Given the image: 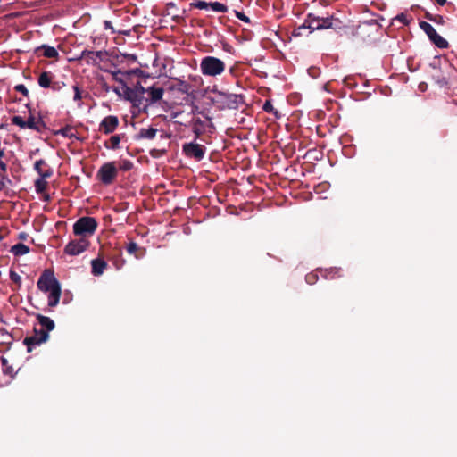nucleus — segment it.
<instances>
[{
    "label": "nucleus",
    "mask_w": 457,
    "mask_h": 457,
    "mask_svg": "<svg viewBox=\"0 0 457 457\" xmlns=\"http://www.w3.org/2000/svg\"><path fill=\"white\" fill-rule=\"evenodd\" d=\"M37 288L48 295V306L55 307L61 296V285L54 277V271L50 269H46L40 275L37 283Z\"/></svg>",
    "instance_id": "nucleus-1"
},
{
    "label": "nucleus",
    "mask_w": 457,
    "mask_h": 457,
    "mask_svg": "<svg viewBox=\"0 0 457 457\" xmlns=\"http://www.w3.org/2000/svg\"><path fill=\"white\" fill-rule=\"evenodd\" d=\"M213 102L218 104L220 110H237L245 104V97L239 94L218 91Z\"/></svg>",
    "instance_id": "nucleus-2"
},
{
    "label": "nucleus",
    "mask_w": 457,
    "mask_h": 457,
    "mask_svg": "<svg viewBox=\"0 0 457 457\" xmlns=\"http://www.w3.org/2000/svg\"><path fill=\"white\" fill-rule=\"evenodd\" d=\"M225 63L222 60L214 56H205L201 60L200 71L203 75L215 77L225 71Z\"/></svg>",
    "instance_id": "nucleus-3"
},
{
    "label": "nucleus",
    "mask_w": 457,
    "mask_h": 457,
    "mask_svg": "<svg viewBox=\"0 0 457 457\" xmlns=\"http://www.w3.org/2000/svg\"><path fill=\"white\" fill-rule=\"evenodd\" d=\"M97 221L93 217H81L73 225V233L76 236H92L97 228Z\"/></svg>",
    "instance_id": "nucleus-4"
},
{
    "label": "nucleus",
    "mask_w": 457,
    "mask_h": 457,
    "mask_svg": "<svg viewBox=\"0 0 457 457\" xmlns=\"http://www.w3.org/2000/svg\"><path fill=\"white\" fill-rule=\"evenodd\" d=\"M118 175V169L114 162L104 163L96 173L97 179L104 185H111Z\"/></svg>",
    "instance_id": "nucleus-5"
},
{
    "label": "nucleus",
    "mask_w": 457,
    "mask_h": 457,
    "mask_svg": "<svg viewBox=\"0 0 457 457\" xmlns=\"http://www.w3.org/2000/svg\"><path fill=\"white\" fill-rule=\"evenodd\" d=\"M48 338L49 334L47 331H45V329H38L37 327H34L33 335L26 337L23 339V344L27 346V351L30 353L37 345L46 343Z\"/></svg>",
    "instance_id": "nucleus-6"
},
{
    "label": "nucleus",
    "mask_w": 457,
    "mask_h": 457,
    "mask_svg": "<svg viewBox=\"0 0 457 457\" xmlns=\"http://www.w3.org/2000/svg\"><path fill=\"white\" fill-rule=\"evenodd\" d=\"M419 25L420 28L426 33V35L428 37V38L434 45H436L439 48L448 47V42L444 37L437 34V32L430 23L427 21H420Z\"/></svg>",
    "instance_id": "nucleus-7"
},
{
    "label": "nucleus",
    "mask_w": 457,
    "mask_h": 457,
    "mask_svg": "<svg viewBox=\"0 0 457 457\" xmlns=\"http://www.w3.org/2000/svg\"><path fill=\"white\" fill-rule=\"evenodd\" d=\"M204 119L205 120H203L199 117H193L190 120V126L195 139L200 138L206 132L207 128L214 129L212 118L205 115Z\"/></svg>",
    "instance_id": "nucleus-8"
},
{
    "label": "nucleus",
    "mask_w": 457,
    "mask_h": 457,
    "mask_svg": "<svg viewBox=\"0 0 457 457\" xmlns=\"http://www.w3.org/2000/svg\"><path fill=\"white\" fill-rule=\"evenodd\" d=\"M89 246V241L84 237L70 241L64 247V253L68 255L76 256L83 253Z\"/></svg>",
    "instance_id": "nucleus-9"
},
{
    "label": "nucleus",
    "mask_w": 457,
    "mask_h": 457,
    "mask_svg": "<svg viewBox=\"0 0 457 457\" xmlns=\"http://www.w3.org/2000/svg\"><path fill=\"white\" fill-rule=\"evenodd\" d=\"M183 153L190 158L201 161L205 154V147L196 143H186L182 146Z\"/></svg>",
    "instance_id": "nucleus-10"
},
{
    "label": "nucleus",
    "mask_w": 457,
    "mask_h": 457,
    "mask_svg": "<svg viewBox=\"0 0 457 457\" xmlns=\"http://www.w3.org/2000/svg\"><path fill=\"white\" fill-rule=\"evenodd\" d=\"M104 54L102 51L83 50L78 59L85 60L89 65H97L103 60Z\"/></svg>",
    "instance_id": "nucleus-11"
},
{
    "label": "nucleus",
    "mask_w": 457,
    "mask_h": 457,
    "mask_svg": "<svg viewBox=\"0 0 457 457\" xmlns=\"http://www.w3.org/2000/svg\"><path fill=\"white\" fill-rule=\"evenodd\" d=\"M119 126V120L114 115H109L103 119L99 124V130L104 134L112 133Z\"/></svg>",
    "instance_id": "nucleus-12"
},
{
    "label": "nucleus",
    "mask_w": 457,
    "mask_h": 457,
    "mask_svg": "<svg viewBox=\"0 0 457 457\" xmlns=\"http://www.w3.org/2000/svg\"><path fill=\"white\" fill-rule=\"evenodd\" d=\"M169 88L170 90H177L181 94L191 95L194 90L192 89V86L180 79H174V83L171 84Z\"/></svg>",
    "instance_id": "nucleus-13"
},
{
    "label": "nucleus",
    "mask_w": 457,
    "mask_h": 457,
    "mask_svg": "<svg viewBox=\"0 0 457 457\" xmlns=\"http://www.w3.org/2000/svg\"><path fill=\"white\" fill-rule=\"evenodd\" d=\"M25 123L26 129H30L37 132H41L46 129V124L42 120V119L38 118L37 120H36L35 117L32 115L29 117Z\"/></svg>",
    "instance_id": "nucleus-14"
},
{
    "label": "nucleus",
    "mask_w": 457,
    "mask_h": 457,
    "mask_svg": "<svg viewBox=\"0 0 457 457\" xmlns=\"http://www.w3.org/2000/svg\"><path fill=\"white\" fill-rule=\"evenodd\" d=\"M128 253L133 254L137 259L142 258L145 254V248L140 247L136 242L130 241L126 245Z\"/></svg>",
    "instance_id": "nucleus-15"
},
{
    "label": "nucleus",
    "mask_w": 457,
    "mask_h": 457,
    "mask_svg": "<svg viewBox=\"0 0 457 457\" xmlns=\"http://www.w3.org/2000/svg\"><path fill=\"white\" fill-rule=\"evenodd\" d=\"M36 318L38 320L39 325L41 326L40 329H45V331H47V333L49 334V332L54 328L55 324L54 320L49 317L37 313L36 314Z\"/></svg>",
    "instance_id": "nucleus-16"
},
{
    "label": "nucleus",
    "mask_w": 457,
    "mask_h": 457,
    "mask_svg": "<svg viewBox=\"0 0 457 457\" xmlns=\"http://www.w3.org/2000/svg\"><path fill=\"white\" fill-rule=\"evenodd\" d=\"M92 274L94 276H100L104 273L107 267V262L101 258H96L91 261Z\"/></svg>",
    "instance_id": "nucleus-17"
},
{
    "label": "nucleus",
    "mask_w": 457,
    "mask_h": 457,
    "mask_svg": "<svg viewBox=\"0 0 457 457\" xmlns=\"http://www.w3.org/2000/svg\"><path fill=\"white\" fill-rule=\"evenodd\" d=\"M436 70V74L432 75V79L435 83L441 88H449L448 79L442 73L440 70H436V66H433Z\"/></svg>",
    "instance_id": "nucleus-18"
},
{
    "label": "nucleus",
    "mask_w": 457,
    "mask_h": 457,
    "mask_svg": "<svg viewBox=\"0 0 457 457\" xmlns=\"http://www.w3.org/2000/svg\"><path fill=\"white\" fill-rule=\"evenodd\" d=\"M54 74L50 71H43L38 77V85L43 88H49L54 81Z\"/></svg>",
    "instance_id": "nucleus-19"
},
{
    "label": "nucleus",
    "mask_w": 457,
    "mask_h": 457,
    "mask_svg": "<svg viewBox=\"0 0 457 457\" xmlns=\"http://www.w3.org/2000/svg\"><path fill=\"white\" fill-rule=\"evenodd\" d=\"M46 162H45V160L40 159V160L36 161V162L34 164V169L39 174L40 177L50 178L53 174V171L50 168H48L46 170H43L42 166H46Z\"/></svg>",
    "instance_id": "nucleus-20"
},
{
    "label": "nucleus",
    "mask_w": 457,
    "mask_h": 457,
    "mask_svg": "<svg viewBox=\"0 0 457 457\" xmlns=\"http://www.w3.org/2000/svg\"><path fill=\"white\" fill-rule=\"evenodd\" d=\"M41 50L43 51V55L46 58L58 59L59 57V53L54 46L42 45L40 47L36 49V53H38Z\"/></svg>",
    "instance_id": "nucleus-21"
},
{
    "label": "nucleus",
    "mask_w": 457,
    "mask_h": 457,
    "mask_svg": "<svg viewBox=\"0 0 457 457\" xmlns=\"http://www.w3.org/2000/svg\"><path fill=\"white\" fill-rule=\"evenodd\" d=\"M147 93L149 94L150 96L149 101L151 103H156L162 98L164 90L162 87H156L153 86L147 88Z\"/></svg>",
    "instance_id": "nucleus-22"
},
{
    "label": "nucleus",
    "mask_w": 457,
    "mask_h": 457,
    "mask_svg": "<svg viewBox=\"0 0 457 457\" xmlns=\"http://www.w3.org/2000/svg\"><path fill=\"white\" fill-rule=\"evenodd\" d=\"M157 131V129L154 128H142L140 129L138 134L136 136V138L152 140L155 137Z\"/></svg>",
    "instance_id": "nucleus-23"
},
{
    "label": "nucleus",
    "mask_w": 457,
    "mask_h": 457,
    "mask_svg": "<svg viewBox=\"0 0 457 457\" xmlns=\"http://www.w3.org/2000/svg\"><path fill=\"white\" fill-rule=\"evenodd\" d=\"M320 25H322V29H337L339 28L338 24L339 21L337 18H334L333 16L321 18L320 17Z\"/></svg>",
    "instance_id": "nucleus-24"
},
{
    "label": "nucleus",
    "mask_w": 457,
    "mask_h": 457,
    "mask_svg": "<svg viewBox=\"0 0 457 457\" xmlns=\"http://www.w3.org/2000/svg\"><path fill=\"white\" fill-rule=\"evenodd\" d=\"M307 23L308 29H310L312 31L322 29V25H320V17L312 13H309L307 15Z\"/></svg>",
    "instance_id": "nucleus-25"
},
{
    "label": "nucleus",
    "mask_w": 457,
    "mask_h": 457,
    "mask_svg": "<svg viewBox=\"0 0 457 457\" xmlns=\"http://www.w3.org/2000/svg\"><path fill=\"white\" fill-rule=\"evenodd\" d=\"M11 252L15 256H21V255L27 254L29 252V247L25 245L22 243H18L12 246Z\"/></svg>",
    "instance_id": "nucleus-26"
},
{
    "label": "nucleus",
    "mask_w": 457,
    "mask_h": 457,
    "mask_svg": "<svg viewBox=\"0 0 457 457\" xmlns=\"http://www.w3.org/2000/svg\"><path fill=\"white\" fill-rule=\"evenodd\" d=\"M125 135H113L110 137L109 139V143L110 145L108 144V142H105L104 143V146L106 148H111V149H118L119 148V145L121 141V137H124Z\"/></svg>",
    "instance_id": "nucleus-27"
},
{
    "label": "nucleus",
    "mask_w": 457,
    "mask_h": 457,
    "mask_svg": "<svg viewBox=\"0 0 457 457\" xmlns=\"http://www.w3.org/2000/svg\"><path fill=\"white\" fill-rule=\"evenodd\" d=\"M46 178L39 177L35 181V188L37 193H43L46 191L47 187V182L46 181Z\"/></svg>",
    "instance_id": "nucleus-28"
},
{
    "label": "nucleus",
    "mask_w": 457,
    "mask_h": 457,
    "mask_svg": "<svg viewBox=\"0 0 457 457\" xmlns=\"http://www.w3.org/2000/svg\"><path fill=\"white\" fill-rule=\"evenodd\" d=\"M209 7L214 12H226L228 11L227 5L219 2L209 3Z\"/></svg>",
    "instance_id": "nucleus-29"
},
{
    "label": "nucleus",
    "mask_w": 457,
    "mask_h": 457,
    "mask_svg": "<svg viewBox=\"0 0 457 457\" xmlns=\"http://www.w3.org/2000/svg\"><path fill=\"white\" fill-rule=\"evenodd\" d=\"M57 134H60L65 137H69V138H72L73 137H75L74 133H73V128L71 126H66L62 129H61Z\"/></svg>",
    "instance_id": "nucleus-30"
},
{
    "label": "nucleus",
    "mask_w": 457,
    "mask_h": 457,
    "mask_svg": "<svg viewBox=\"0 0 457 457\" xmlns=\"http://www.w3.org/2000/svg\"><path fill=\"white\" fill-rule=\"evenodd\" d=\"M262 109L266 112L273 113L276 117H278V112L274 109L273 104H271V102L270 100L265 101V103L262 106Z\"/></svg>",
    "instance_id": "nucleus-31"
},
{
    "label": "nucleus",
    "mask_w": 457,
    "mask_h": 457,
    "mask_svg": "<svg viewBox=\"0 0 457 457\" xmlns=\"http://www.w3.org/2000/svg\"><path fill=\"white\" fill-rule=\"evenodd\" d=\"M119 168L123 171H129L133 168V162L130 160H121Z\"/></svg>",
    "instance_id": "nucleus-32"
},
{
    "label": "nucleus",
    "mask_w": 457,
    "mask_h": 457,
    "mask_svg": "<svg viewBox=\"0 0 457 457\" xmlns=\"http://www.w3.org/2000/svg\"><path fill=\"white\" fill-rule=\"evenodd\" d=\"M11 120L12 124L17 125L21 129H26V120H24V119L21 116L15 115L12 118Z\"/></svg>",
    "instance_id": "nucleus-33"
},
{
    "label": "nucleus",
    "mask_w": 457,
    "mask_h": 457,
    "mask_svg": "<svg viewBox=\"0 0 457 457\" xmlns=\"http://www.w3.org/2000/svg\"><path fill=\"white\" fill-rule=\"evenodd\" d=\"M190 6L192 8H197V9H207L209 8V3H206L204 1H201V0H198V1H195V2H193L190 4Z\"/></svg>",
    "instance_id": "nucleus-34"
},
{
    "label": "nucleus",
    "mask_w": 457,
    "mask_h": 457,
    "mask_svg": "<svg viewBox=\"0 0 457 457\" xmlns=\"http://www.w3.org/2000/svg\"><path fill=\"white\" fill-rule=\"evenodd\" d=\"M319 279V277L316 273L314 272H311V273H308L306 276H305V281L309 284V285H313L315 284Z\"/></svg>",
    "instance_id": "nucleus-35"
},
{
    "label": "nucleus",
    "mask_w": 457,
    "mask_h": 457,
    "mask_svg": "<svg viewBox=\"0 0 457 457\" xmlns=\"http://www.w3.org/2000/svg\"><path fill=\"white\" fill-rule=\"evenodd\" d=\"M124 92L127 96V99L133 102V96H137L138 93L135 91V89H131L130 87L124 86Z\"/></svg>",
    "instance_id": "nucleus-36"
},
{
    "label": "nucleus",
    "mask_w": 457,
    "mask_h": 457,
    "mask_svg": "<svg viewBox=\"0 0 457 457\" xmlns=\"http://www.w3.org/2000/svg\"><path fill=\"white\" fill-rule=\"evenodd\" d=\"M144 101L148 102V99H145L144 96L137 94V96H133L132 103L135 106L139 107L143 104Z\"/></svg>",
    "instance_id": "nucleus-37"
},
{
    "label": "nucleus",
    "mask_w": 457,
    "mask_h": 457,
    "mask_svg": "<svg viewBox=\"0 0 457 457\" xmlns=\"http://www.w3.org/2000/svg\"><path fill=\"white\" fill-rule=\"evenodd\" d=\"M395 19L399 21H401L403 24L404 25H408L411 21V18H410L407 14L405 13H400L398 14Z\"/></svg>",
    "instance_id": "nucleus-38"
},
{
    "label": "nucleus",
    "mask_w": 457,
    "mask_h": 457,
    "mask_svg": "<svg viewBox=\"0 0 457 457\" xmlns=\"http://www.w3.org/2000/svg\"><path fill=\"white\" fill-rule=\"evenodd\" d=\"M64 87L65 83L63 81H53L49 88H51L53 91H60Z\"/></svg>",
    "instance_id": "nucleus-39"
},
{
    "label": "nucleus",
    "mask_w": 457,
    "mask_h": 457,
    "mask_svg": "<svg viewBox=\"0 0 457 457\" xmlns=\"http://www.w3.org/2000/svg\"><path fill=\"white\" fill-rule=\"evenodd\" d=\"M10 279L15 283V284H18L19 286L21 285V276L14 270H10Z\"/></svg>",
    "instance_id": "nucleus-40"
},
{
    "label": "nucleus",
    "mask_w": 457,
    "mask_h": 457,
    "mask_svg": "<svg viewBox=\"0 0 457 457\" xmlns=\"http://www.w3.org/2000/svg\"><path fill=\"white\" fill-rule=\"evenodd\" d=\"M14 90L22 94L24 96H29V90L23 84H19L14 87Z\"/></svg>",
    "instance_id": "nucleus-41"
},
{
    "label": "nucleus",
    "mask_w": 457,
    "mask_h": 457,
    "mask_svg": "<svg viewBox=\"0 0 457 457\" xmlns=\"http://www.w3.org/2000/svg\"><path fill=\"white\" fill-rule=\"evenodd\" d=\"M339 277H341L340 269H337V268L330 270L328 272V274L326 275V278H339Z\"/></svg>",
    "instance_id": "nucleus-42"
},
{
    "label": "nucleus",
    "mask_w": 457,
    "mask_h": 457,
    "mask_svg": "<svg viewBox=\"0 0 457 457\" xmlns=\"http://www.w3.org/2000/svg\"><path fill=\"white\" fill-rule=\"evenodd\" d=\"M73 90H74V101H79L82 99V96H81V90L80 88L79 87L78 85H74L73 86Z\"/></svg>",
    "instance_id": "nucleus-43"
},
{
    "label": "nucleus",
    "mask_w": 457,
    "mask_h": 457,
    "mask_svg": "<svg viewBox=\"0 0 457 457\" xmlns=\"http://www.w3.org/2000/svg\"><path fill=\"white\" fill-rule=\"evenodd\" d=\"M235 15L239 19L241 20L242 21H245L246 23H250V19L248 16H246L244 12H238V11H235Z\"/></svg>",
    "instance_id": "nucleus-44"
},
{
    "label": "nucleus",
    "mask_w": 457,
    "mask_h": 457,
    "mask_svg": "<svg viewBox=\"0 0 457 457\" xmlns=\"http://www.w3.org/2000/svg\"><path fill=\"white\" fill-rule=\"evenodd\" d=\"M191 113L195 116V114H202L204 117L206 115L204 114V112L203 111L200 110V108L195 105V104H192V110H191Z\"/></svg>",
    "instance_id": "nucleus-45"
},
{
    "label": "nucleus",
    "mask_w": 457,
    "mask_h": 457,
    "mask_svg": "<svg viewBox=\"0 0 457 457\" xmlns=\"http://www.w3.org/2000/svg\"><path fill=\"white\" fill-rule=\"evenodd\" d=\"M5 181H7L9 183L11 182V180L8 179L7 176L3 175L2 179H0V191L5 188V187H6Z\"/></svg>",
    "instance_id": "nucleus-46"
},
{
    "label": "nucleus",
    "mask_w": 457,
    "mask_h": 457,
    "mask_svg": "<svg viewBox=\"0 0 457 457\" xmlns=\"http://www.w3.org/2000/svg\"><path fill=\"white\" fill-rule=\"evenodd\" d=\"M135 91H137V93L140 94L141 96H144L145 93H147V89L141 86L140 83L137 85Z\"/></svg>",
    "instance_id": "nucleus-47"
},
{
    "label": "nucleus",
    "mask_w": 457,
    "mask_h": 457,
    "mask_svg": "<svg viewBox=\"0 0 457 457\" xmlns=\"http://www.w3.org/2000/svg\"><path fill=\"white\" fill-rule=\"evenodd\" d=\"M433 22L443 25L445 23V19L442 15L436 14L435 15V18H433Z\"/></svg>",
    "instance_id": "nucleus-48"
},
{
    "label": "nucleus",
    "mask_w": 457,
    "mask_h": 457,
    "mask_svg": "<svg viewBox=\"0 0 457 457\" xmlns=\"http://www.w3.org/2000/svg\"><path fill=\"white\" fill-rule=\"evenodd\" d=\"M0 170L3 172V173H5L6 170H7V164L6 162H4V161L0 160Z\"/></svg>",
    "instance_id": "nucleus-49"
},
{
    "label": "nucleus",
    "mask_w": 457,
    "mask_h": 457,
    "mask_svg": "<svg viewBox=\"0 0 457 457\" xmlns=\"http://www.w3.org/2000/svg\"><path fill=\"white\" fill-rule=\"evenodd\" d=\"M28 237H29V235H28V233H26V232H21V233L19 234V238H20L21 240H27V238H28Z\"/></svg>",
    "instance_id": "nucleus-50"
},
{
    "label": "nucleus",
    "mask_w": 457,
    "mask_h": 457,
    "mask_svg": "<svg viewBox=\"0 0 457 457\" xmlns=\"http://www.w3.org/2000/svg\"><path fill=\"white\" fill-rule=\"evenodd\" d=\"M425 18L428 19L430 21H433V18H435V15H433V14H431L429 12H426L425 13Z\"/></svg>",
    "instance_id": "nucleus-51"
},
{
    "label": "nucleus",
    "mask_w": 457,
    "mask_h": 457,
    "mask_svg": "<svg viewBox=\"0 0 457 457\" xmlns=\"http://www.w3.org/2000/svg\"><path fill=\"white\" fill-rule=\"evenodd\" d=\"M437 4L443 6L446 4V0H434Z\"/></svg>",
    "instance_id": "nucleus-52"
},
{
    "label": "nucleus",
    "mask_w": 457,
    "mask_h": 457,
    "mask_svg": "<svg viewBox=\"0 0 457 457\" xmlns=\"http://www.w3.org/2000/svg\"><path fill=\"white\" fill-rule=\"evenodd\" d=\"M308 29V23H307V17L305 18L304 20V22L303 23V25L300 27V29Z\"/></svg>",
    "instance_id": "nucleus-53"
},
{
    "label": "nucleus",
    "mask_w": 457,
    "mask_h": 457,
    "mask_svg": "<svg viewBox=\"0 0 457 457\" xmlns=\"http://www.w3.org/2000/svg\"><path fill=\"white\" fill-rule=\"evenodd\" d=\"M4 152L3 150H0V158L4 157Z\"/></svg>",
    "instance_id": "nucleus-54"
},
{
    "label": "nucleus",
    "mask_w": 457,
    "mask_h": 457,
    "mask_svg": "<svg viewBox=\"0 0 457 457\" xmlns=\"http://www.w3.org/2000/svg\"><path fill=\"white\" fill-rule=\"evenodd\" d=\"M146 109H147V104H145V105L144 106V112H146Z\"/></svg>",
    "instance_id": "nucleus-55"
}]
</instances>
